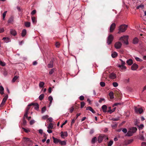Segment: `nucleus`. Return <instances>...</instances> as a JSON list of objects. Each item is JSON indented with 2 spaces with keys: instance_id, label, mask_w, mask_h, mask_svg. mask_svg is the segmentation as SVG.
I'll use <instances>...</instances> for the list:
<instances>
[{
  "instance_id": "f257e3e1",
  "label": "nucleus",
  "mask_w": 146,
  "mask_h": 146,
  "mask_svg": "<svg viewBox=\"0 0 146 146\" xmlns=\"http://www.w3.org/2000/svg\"><path fill=\"white\" fill-rule=\"evenodd\" d=\"M137 130V129L135 127H132L130 128L128 131L126 136H131L133 135V134L135 133Z\"/></svg>"
},
{
  "instance_id": "f03ea898",
  "label": "nucleus",
  "mask_w": 146,
  "mask_h": 146,
  "mask_svg": "<svg viewBox=\"0 0 146 146\" xmlns=\"http://www.w3.org/2000/svg\"><path fill=\"white\" fill-rule=\"evenodd\" d=\"M128 36H123L119 38V40L122 41L126 45H127L128 44Z\"/></svg>"
},
{
  "instance_id": "7ed1b4c3",
  "label": "nucleus",
  "mask_w": 146,
  "mask_h": 146,
  "mask_svg": "<svg viewBox=\"0 0 146 146\" xmlns=\"http://www.w3.org/2000/svg\"><path fill=\"white\" fill-rule=\"evenodd\" d=\"M127 25H122L119 26V31L118 32V33H121L124 32L127 29Z\"/></svg>"
},
{
  "instance_id": "20e7f679",
  "label": "nucleus",
  "mask_w": 146,
  "mask_h": 146,
  "mask_svg": "<svg viewBox=\"0 0 146 146\" xmlns=\"http://www.w3.org/2000/svg\"><path fill=\"white\" fill-rule=\"evenodd\" d=\"M135 112L136 113H139L141 114L143 112V110L142 108H137L136 107H134Z\"/></svg>"
},
{
  "instance_id": "39448f33",
  "label": "nucleus",
  "mask_w": 146,
  "mask_h": 146,
  "mask_svg": "<svg viewBox=\"0 0 146 146\" xmlns=\"http://www.w3.org/2000/svg\"><path fill=\"white\" fill-rule=\"evenodd\" d=\"M104 137H106L107 139H108V138L104 134H101L98 137V142L99 143L101 142L104 139Z\"/></svg>"
},
{
  "instance_id": "423d86ee",
  "label": "nucleus",
  "mask_w": 146,
  "mask_h": 146,
  "mask_svg": "<svg viewBox=\"0 0 146 146\" xmlns=\"http://www.w3.org/2000/svg\"><path fill=\"white\" fill-rule=\"evenodd\" d=\"M113 38V36L110 35H109L108 38L107 43L108 44H110L112 41Z\"/></svg>"
},
{
  "instance_id": "0eeeda50",
  "label": "nucleus",
  "mask_w": 146,
  "mask_h": 146,
  "mask_svg": "<svg viewBox=\"0 0 146 146\" xmlns=\"http://www.w3.org/2000/svg\"><path fill=\"white\" fill-rule=\"evenodd\" d=\"M33 106L34 108L36 110H38L39 108V105L37 103H31L28 105L29 106Z\"/></svg>"
},
{
  "instance_id": "6e6552de",
  "label": "nucleus",
  "mask_w": 146,
  "mask_h": 146,
  "mask_svg": "<svg viewBox=\"0 0 146 146\" xmlns=\"http://www.w3.org/2000/svg\"><path fill=\"white\" fill-rule=\"evenodd\" d=\"M122 45V44L121 42H116L114 46L115 48L117 49H118L120 48Z\"/></svg>"
},
{
  "instance_id": "1a4fd4ad",
  "label": "nucleus",
  "mask_w": 146,
  "mask_h": 146,
  "mask_svg": "<svg viewBox=\"0 0 146 146\" xmlns=\"http://www.w3.org/2000/svg\"><path fill=\"white\" fill-rule=\"evenodd\" d=\"M115 27V23H113L111 25L110 31V32H112Z\"/></svg>"
},
{
  "instance_id": "9d476101",
  "label": "nucleus",
  "mask_w": 146,
  "mask_h": 146,
  "mask_svg": "<svg viewBox=\"0 0 146 146\" xmlns=\"http://www.w3.org/2000/svg\"><path fill=\"white\" fill-rule=\"evenodd\" d=\"M109 78L111 79H115L116 78V75L114 73H112L110 74Z\"/></svg>"
},
{
  "instance_id": "9b49d317",
  "label": "nucleus",
  "mask_w": 146,
  "mask_h": 146,
  "mask_svg": "<svg viewBox=\"0 0 146 146\" xmlns=\"http://www.w3.org/2000/svg\"><path fill=\"white\" fill-rule=\"evenodd\" d=\"M138 65L135 64L134 63L131 67V69L132 70H136L138 68Z\"/></svg>"
},
{
  "instance_id": "f8f14e48",
  "label": "nucleus",
  "mask_w": 146,
  "mask_h": 146,
  "mask_svg": "<svg viewBox=\"0 0 146 146\" xmlns=\"http://www.w3.org/2000/svg\"><path fill=\"white\" fill-rule=\"evenodd\" d=\"M3 40L6 43H8L11 41L9 37H4L3 38Z\"/></svg>"
},
{
  "instance_id": "ddd939ff",
  "label": "nucleus",
  "mask_w": 146,
  "mask_h": 146,
  "mask_svg": "<svg viewBox=\"0 0 146 146\" xmlns=\"http://www.w3.org/2000/svg\"><path fill=\"white\" fill-rule=\"evenodd\" d=\"M61 136V137L63 138L64 137H67L68 136V133L67 132H63L62 131L60 133Z\"/></svg>"
},
{
  "instance_id": "4468645a",
  "label": "nucleus",
  "mask_w": 146,
  "mask_h": 146,
  "mask_svg": "<svg viewBox=\"0 0 146 146\" xmlns=\"http://www.w3.org/2000/svg\"><path fill=\"white\" fill-rule=\"evenodd\" d=\"M52 138L53 139V142L54 143L56 144H57L58 143H59L60 139L55 138L53 137H52Z\"/></svg>"
},
{
  "instance_id": "2eb2a0df",
  "label": "nucleus",
  "mask_w": 146,
  "mask_h": 146,
  "mask_svg": "<svg viewBox=\"0 0 146 146\" xmlns=\"http://www.w3.org/2000/svg\"><path fill=\"white\" fill-rule=\"evenodd\" d=\"M125 65H119L118 66V67L120 68L122 70H125L127 68L126 67L124 66Z\"/></svg>"
},
{
  "instance_id": "dca6fc26",
  "label": "nucleus",
  "mask_w": 146,
  "mask_h": 146,
  "mask_svg": "<svg viewBox=\"0 0 146 146\" xmlns=\"http://www.w3.org/2000/svg\"><path fill=\"white\" fill-rule=\"evenodd\" d=\"M126 63L128 65H131L133 63V60L132 59H130L127 61Z\"/></svg>"
},
{
  "instance_id": "f3484780",
  "label": "nucleus",
  "mask_w": 146,
  "mask_h": 146,
  "mask_svg": "<svg viewBox=\"0 0 146 146\" xmlns=\"http://www.w3.org/2000/svg\"><path fill=\"white\" fill-rule=\"evenodd\" d=\"M139 42V39L137 38H135L133 40V42L134 44H137Z\"/></svg>"
},
{
  "instance_id": "a211bd4d",
  "label": "nucleus",
  "mask_w": 146,
  "mask_h": 146,
  "mask_svg": "<svg viewBox=\"0 0 146 146\" xmlns=\"http://www.w3.org/2000/svg\"><path fill=\"white\" fill-rule=\"evenodd\" d=\"M10 33L11 35L14 36L17 34V33L13 29H11L10 30Z\"/></svg>"
},
{
  "instance_id": "6ab92c4d",
  "label": "nucleus",
  "mask_w": 146,
  "mask_h": 146,
  "mask_svg": "<svg viewBox=\"0 0 146 146\" xmlns=\"http://www.w3.org/2000/svg\"><path fill=\"white\" fill-rule=\"evenodd\" d=\"M53 61H50V63L48 65V68H52L53 67Z\"/></svg>"
},
{
  "instance_id": "aec40b11",
  "label": "nucleus",
  "mask_w": 146,
  "mask_h": 146,
  "mask_svg": "<svg viewBox=\"0 0 146 146\" xmlns=\"http://www.w3.org/2000/svg\"><path fill=\"white\" fill-rule=\"evenodd\" d=\"M27 33L26 30L25 29H23L22 32L21 36L22 37H24L26 35Z\"/></svg>"
},
{
  "instance_id": "412c9836",
  "label": "nucleus",
  "mask_w": 146,
  "mask_h": 146,
  "mask_svg": "<svg viewBox=\"0 0 146 146\" xmlns=\"http://www.w3.org/2000/svg\"><path fill=\"white\" fill-rule=\"evenodd\" d=\"M102 108L103 110V111L104 112H106L107 107L106 105H103L102 107Z\"/></svg>"
},
{
  "instance_id": "4be33fe9",
  "label": "nucleus",
  "mask_w": 146,
  "mask_h": 146,
  "mask_svg": "<svg viewBox=\"0 0 146 146\" xmlns=\"http://www.w3.org/2000/svg\"><path fill=\"white\" fill-rule=\"evenodd\" d=\"M117 54L116 52H114L111 54V56L113 58H115L117 56Z\"/></svg>"
},
{
  "instance_id": "5701e85b",
  "label": "nucleus",
  "mask_w": 146,
  "mask_h": 146,
  "mask_svg": "<svg viewBox=\"0 0 146 146\" xmlns=\"http://www.w3.org/2000/svg\"><path fill=\"white\" fill-rule=\"evenodd\" d=\"M109 95L110 96V99H112L113 98V92H110L109 94Z\"/></svg>"
},
{
  "instance_id": "b1692460",
  "label": "nucleus",
  "mask_w": 146,
  "mask_h": 146,
  "mask_svg": "<svg viewBox=\"0 0 146 146\" xmlns=\"http://www.w3.org/2000/svg\"><path fill=\"white\" fill-rule=\"evenodd\" d=\"M48 99L50 101V105L49 106L51 105V104L52 100H53V98L51 96H49L48 97Z\"/></svg>"
},
{
  "instance_id": "393cba45",
  "label": "nucleus",
  "mask_w": 146,
  "mask_h": 146,
  "mask_svg": "<svg viewBox=\"0 0 146 146\" xmlns=\"http://www.w3.org/2000/svg\"><path fill=\"white\" fill-rule=\"evenodd\" d=\"M53 126L52 124V123H50L48 125L47 128L48 129H52Z\"/></svg>"
},
{
  "instance_id": "a878e982",
  "label": "nucleus",
  "mask_w": 146,
  "mask_h": 146,
  "mask_svg": "<svg viewBox=\"0 0 146 146\" xmlns=\"http://www.w3.org/2000/svg\"><path fill=\"white\" fill-rule=\"evenodd\" d=\"M59 143L61 145H65L66 144V142L65 141H61L60 140Z\"/></svg>"
},
{
  "instance_id": "bb28decb",
  "label": "nucleus",
  "mask_w": 146,
  "mask_h": 146,
  "mask_svg": "<svg viewBox=\"0 0 146 146\" xmlns=\"http://www.w3.org/2000/svg\"><path fill=\"white\" fill-rule=\"evenodd\" d=\"M31 23L29 22H26L25 23V25L27 27H29L30 26Z\"/></svg>"
},
{
  "instance_id": "cd10ccee",
  "label": "nucleus",
  "mask_w": 146,
  "mask_h": 146,
  "mask_svg": "<svg viewBox=\"0 0 146 146\" xmlns=\"http://www.w3.org/2000/svg\"><path fill=\"white\" fill-rule=\"evenodd\" d=\"M44 82H40L39 84V86L40 88H43L44 85Z\"/></svg>"
},
{
  "instance_id": "c85d7f7f",
  "label": "nucleus",
  "mask_w": 146,
  "mask_h": 146,
  "mask_svg": "<svg viewBox=\"0 0 146 146\" xmlns=\"http://www.w3.org/2000/svg\"><path fill=\"white\" fill-rule=\"evenodd\" d=\"M139 139L141 140H144L145 138L143 135L141 134L139 135Z\"/></svg>"
},
{
  "instance_id": "c756f323",
  "label": "nucleus",
  "mask_w": 146,
  "mask_h": 146,
  "mask_svg": "<svg viewBox=\"0 0 146 146\" xmlns=\"http://www.w3.org/2000/svg\"><path fill=\"white\" fill-rule=\"evenodd\" d=\"M18 77H19L17 76H15L12 79V82H15L16 80L18 78Z\"/></svg>"
},
{
  "instance_id": "7c9ffc66",
  "label": "nucleus",
  "mask_w": 146,
  "mask_h": 146,
  "mask_svg": "<svg viewBox=\"0 0 146 146\" xmlns=\"http://www.w3.org/2000/svg\"><path fill=\"white\" fill-rule=\"evenodd\" d=\"M44 95L43 94H41L39 97V98L40 100H42L44 98Z\"/></svg>"
},
{
  "instance_id": "2f4dec72",
  "label": "nucleus",
  "mask_w": 146,
  "mask_h": 146,
  "mask_svg": "<svg viewBox=\"0 0 146 146\" xmlns=\"http://www.w3.org/2000/svg\"><path fill=\"white\" fill-rule=\"evenodd\" d=\"M33 23H36V18L34 17H31Z\"/></svg>"
},
{
  "instance_id": "473e14b6",
  "label": "nucleus",
  "mask_w": 146,
  "mask_h": 146,
  "mask_svg": "<svg viewBox=\"0 0 146 146\" xmlns=\"http://www.w3.org/2000/svg\"><path fill=\"white\" fill-rule=\"evenodd\" d=\"M113 141L112 140L110 141L108 144V146H111L113 144Z\"/></svg>"
},
{
  "instance_id": "72a5a7b5",
  "label": "nucleus",
  "mask_w": 146,
  "mask_h": 146,
  "mask_svg": "<svg viewBox=\"0 0 146 146\" xmlns=\"http://www.w3.org/2000/svg\"><path fill=\"white\" fill-rule=\"evenodd\" d=\"M135 59L136 60V61L138 62H142L143 61V60L140 58H139L138 57H135Z\"/></svg>"
},
{
  "instance_id": "f704fd0d",
  "label": "nucleus",
  "mask_w": 146,
  "mask_h": 146,
  "mask_svg": "<svg viewBox=\"0 0 146 146\" xmlns=\"http://www.w3.org/2000/svg\"><path fill=\"white\" fill-rule=\"evenodd\" d=\"M97 139L96 137H93L92 140V143H94L95 142L96 139Z\"/></svg>"
},
{
  "instance_id": "c9c22d12",
  "label": "nucleus",
  "mask_w": 146,
  "mask_h": 146,
  "mask_svg": "<svg viewBox=\"0 0 146 146\" xmlns=\"http://www.w3.org/2000/svg\"><path fill=\"white\" fill-rule=\"evenodd\" d=\"M55 69L54 68H53L49 72V74H52L54 72Z\"/></svg>"
},
{
  "instance_id": "e433bc0d",
  "label": "nucleus",
  "mask_w": 146,
  "mask_h": 146,
  "mask_svg": "<svg viewBox=\"0 0 146 146\" xmlns=\"http://www.w3.org/2000/svg\"><path fill=\"white\" fill-rule=\"evenodd\" d=\"M7 97H5L3 99L2 103L4 104L7 100Z\"/></svg>"
},
{
  "instance_id": "4c0bfd02",
  "label": "nucleus",
  "mask_w": 146,
  "mask_h": 146,
  "mask_svg": "<svg viewBox=\"0 0 146 146\" xmlns=\"http://www.w3.org/2000/svg\"><path fill=\"white\" fill-rule=\"evenodd\" d=\"M100 84L101 86L104 87L105 86V82H102L100 83Z\"/></svg>"
},
{
  "instance_id": "58836bf2",
  "label": "nucleus",
  "mask_w": 146,
  "mask_h": 146,
  "mask_svg": "<svg viewBox=\"0 0 146 146\" xmlns=\"http://www.w3.org/2000/svg\"><path fill=\"white\" fill-rule=\"evenodd\" d=\"M46 109V107L45 106L43 107L42 108L41 110V112L42 113H43L44 112Z\"/></svg>"
},
{
  "instance_id": "ea45409f",
  "label": "nucleus",
  "mask_w": 146,
  "mask_h": 146,
  "mask_svg": "<svg viewBox=\"0 0 146 146\" xmlns=\"http://www.w3.org/2000/svg\"><path fill=\"white\" fill-rule=\"evenodd\" d=\"M113 86L115 87H116L118 86V84L116 82H114L112 84Z\"/></svg>"
},
{
  "instance_id": "a19ab883",
  "label": "nucleus",
  "mask_w": 146,
  "mask_h": 146,
  "mask_svg": "<svg viewBox=\"0 0 146 146\" xmlns=\"http://www.w3.org/2000/svg\"><path fill=\"white\" fill-rule=\"evenodd\" d=\"M117 126V124L116 123H114L113 124L111 125V126L113 128H116Z\"/></svg>"
},
{
  "instance_id": "79ce46f5",
  "label": "nucleus",
  "mask_w": 146,
  "mask_h": 146,
  "mask_svg": "<svg viewBox=\"0 0 146 146\" xmlns=\"http://www.w3.org/2000/svg\"><path fill=\"white\" fill-rule=\"evenodd\" d=\"M7 12V11H5L3 13V19L4 20L5 19V17Z\"/></svg>"
},
{
  "instance_id": "37998d69",
  "label": "nucleus",
  "mask_w": 146,
  "mask_h": 146,
  "mask_svg": "<svg viewBox=\"0 0 146 146\" xmlns=\"http://www.w3.org/2000/svg\"><path fill=\"white\" fill-rule=\"evenodd\" d=\"M6 64L5 62H3L1 61H0V65H1L2 66H4Z\"/></svg>"
},
{
  "instance_id": "c03bdc74",
  "label": "nucleus",
  "mask_w": 146,
  "mask_h": 146,
  "mask_svg": "<svg viewBox=\"0 0 146 146\" xmlns=\"http://www.w3.org/2000/svg\"><path fill=\"white\" fill-rule=\"evenodd\" d=\"M133 139H130L127 142V144H129L131 143L133 141Z\"/></svg>"
},
{
  "instance_id": "a18cd8bd",
  "label": "nucleus",
  "mask_w": 146,
  "mask_h": 146,
  "mask_svg": "<svg viewBox=\"0 0 146 146\" xmlns=\"http://www.w3.org/2000/svg\"><path fill=\"white\" fill-rule=\"evenodd\" d=\"M69 110L70 113H72L74 110V108L73 106L69 108Z\"/></svg>"
},
{
  "instance_id": "49530a36",
  "label": "nucleus",
  "mask_w": 146,
  "mask_h": 146,
  "mask_svg": "<svg viewBox=\"0 0 146 146\" xmlns=\"http://www.w3.org/2000/svg\"><path fill=\"white\" fill-rule=\"evenodd\" d=\"M85 105V103L84 102H82L81 103V108H83Z\"/></svg>"
},
{
  "instance_id": "de8ad7c7",
  "label": "nucleus",
  "mask_w": 146,
  "mask_h": 146,
  "mask_svg": "<svg viewBox=\"0 0 146 146\" xmlns=\"http://www.w3.org/2000/svg\"><path fill=\"white\" fill-rule=\"evenodd\" d=\"M48 117V115H46L43 116L42 117V119L45 120Z\"/></svg>"
},
{
  "instance_id": "09e8293b",
  "label": "nucleus",
  "mask_w": 146,
  "mask_h": 146,
  "mask_svg": "<svg viewBox=\"0 0 146 146\" xmlns=\"http://www.w3.org/2000/svg\"><path fill=\"white\" fill-rule=\"evenodd\" d=\"M13 21V19L12 18H10L8 20V22L9 23H11Z\"/></svg>"
},
{
  "instance_id": "8fccbe9b",
  "label": "nucleus",
  "mask_w": 146,
  "mask_h": 146,
  "mask_svg": "<svg viewBox=\"0 0 146 146\" xmlns=\"http://www.w3.org/2000/svg\"><path fill=\"white\" fill-rule=\"evenodd\" d=\"M120 60L121 62V65H125V61H123L122 59H120Z\"/></svg>"
},
{
  "instance_id": "3c124183",
  "label": "nucleus",
  "mask_w": 146,
  "mask_h": 146,
  "mask_svg": "<svg viewBox=\"0 0 146 146\" xmlns=\"http://www.w3.org/2000/svg\"><path fill=\"white\" fill-rule=\"evenodd\" d=\"M122 131L125 133H126L127 132V130L126 128H123L122 130Z\"/></svg>"
},
{
  "instance_id": "603ef678",
  "label": "nucleus",
  "mask_w": 146,
  "mask_h": 146,
  "mask_svg": "<svg viewBox=\"0 0 146 146\" xmlns=\"http://www.w3.org/2000/svg\"><path fill=\"white\" fill-rule=\"evenodd\" d=\"M28 113L25 112V113L24 115L23 118L25 119V117L27 118L28 117Z\"/></svg>"
},
{
  "instance_id": "864d4df0",
  "label": "nucleus",
  "mask_w": 146,
  "mask_h": 146,
  "mask_svg": "<svg viewBox=\"0 0 146 146\" xmlns=\"http://www.w3.org/2000/svg\"><path fill=\"white\" fill-rule=\"evenodd\" d=\"M29 107V106L28 105V107H27L25 110V112L28 113L29 111L30 108Z\"/></svg>"
},
{
  "instance_id": "5fc2aeb1",
  "label": "nucleus",
  "mask_w": 146,
  "mask_h": 146,
  "mask_svg": "<svg viewBox=\"0 0 146 146\" xmlns=\"http://www.w3.org/2000/svg\"><path fill=\"white\" fill-rule=\"evenodd\" d=\"M79 99L81 101L83 100H84V97L83 96H81L79 97Z\"/></svg>"
},
{
  "instance_id": "6e6d98bb",
  "label": "nucleus",
  "mask_w": 146,
  "mask_h": 146,
  "mask_svg": "<svg viewBox=\"0 0 146 146\" xmlns=\"http://www.w3.org/2000/svg\"><path fill=\"white\" fill-rule=\"evenodd\" d=\"M60 45V44L59 42H57L56 43L55 45L56 47H59Z\"/></svg>"
},
{
  "instance_id": "4d7b16f0",
  "label": "nucleus",
  "mask_w": 146,
  "mask_h": 146,
  "mask_svg": "<svg viewBox=\"0 0 146 146\" xmlns=\"http://www.w3.org/2000/svg\"><path fill=\"white\" fill-rule=\"evenodd\" d=\"M27 123V121L25 119L23 118V124L24 125H26Z\"/></svg>"
},
{
  "instance_id": "13d9d810",
  "label": "nucleus",
  "mask_w": 146,
  "mask_h": 146,
  "mask_svg": "<svg viewBox=\"0 0 146 146\" xmlns=\"http://www.w3.org/2000/svg\"><path fill=\"white\" fill-rule=\"evenodd\" d=\"M67 122V121L66 120L65 121V122L64 123H63L61 125V127H63V126L64 125H65L66 123Z\"/></svg>"
},
{
  "instance_id": "bf43d9fd",
  "label": "nucleus",
  "mask_w": 146,
  "mask_h": 146,
  "mask_svg": "<svg viewBox=\"0 0 146 146\" xmlns=\"http://www.w3.org/2000/svg\"><path fill=\"white\" fill-rule=\"evenodd\" d=\"M141 146H146V142H143L141 143Z\"/></svg>"
},
{
  "instance_id": "052dcab7",
  "label": "nucleus",
  "mask_w": 146,
  "mask_h": 146,
  "mask_svg": "<svg viewBox=\"0 0 146 146\" xmlns=\"http://www.w3.org/2000/svg\"><path fill=\"white\" fill-rule=\"evenodd\" d=\"M36 13V10H34L33 11H32L31 12V14L32 15H34Z\"/></svg>"
},
{
  "instance_id": "680f3d73",
  "label": "nucleus",
  "mask_w": 146,
  "mask_h": 146,
  "mask_svg": "<svg viewBox=\"0 0 146 146\" xmlns=\"http://www.w3.org/2000/svg\"><path fill=\"white\" fill-rule=\"evenodd\" d=\"M23 130L26 133H28V132L30 131L29 130L26 129L24 128H23Z\"/></svg>"
},
{
  "instance_id": "e2e57ef3",
  "label": "nucleus",
  "mask_w": 146,
  "mask_h": 146,
  "mask_svg": "<svg viewBox=\"0 0 146 146\" xmlns=\"http://www.w3.org/2000/svg\"><path fill=\"white\" fill-rule=\"evenodd\" d=\"M92 108L91 107L88 106V107H87L86 108V110H89L90 111V110H91Z\"/></svg>"
},
{
  "instance_id": "0e129e2a",
  "label": "nucleus",
  "mask_w": 146,
  "mask_h": 146,
  "mask_svg": "<svg viewBox=\"0 0 146 146\" xmlns=\"http://www.w3.org/2000/svg\"><path fill=\"white\" fill-rule=\"evenodd\" d=\"M105 99L104 98H100V100L99 101V102L100 103H101L103 101H104Z\"/></svg>"
},
{
  "instance_id": "69168bd1",
  "label": "nucleus",
  "mask_w": 146,
  "mask_h": 146,
  "mask_svg": "<svg viewBox=\"0 0 146 146\" xmlns=\"http://www.w3.org/2000/svg\"><path fill=\"white\" fill-rule=\"evenodd\" d=\"M35 123V121L33 120H31L30 121V125H32L34 124Z\"/></svg>"
},
{
  "instance_id": "338daca9",
  "label": "nucleus",
  "mask_w": 146,
  "mask_h": 146,
  "mask_svg": "<svg viewBox=\"0 0 146 146\" xmlns=\"http://www.w3.org/2000/svg\"><path fill=\"white\" fill-rule=\"evenodd\" d=\"M50 129H48L47 130V131L48 133H51L52 132V131Z\"/></svg>"
},
{
  "instance_id": "774afa93",
  "label": "nucleus",
  "mask_w": 146,
  "mask_h": 146,
  "mask_svg": "<svg viewBox=\"0 0 146 146\" xmlns=\"http://www.w3.org/2000/svg\"><path fill=\"white\" fill-rule=\"evenodd\" d=\"M144 127V125L143 124H141L139 126V128L142 129Z\"/></svg>"
}]
</instances>
